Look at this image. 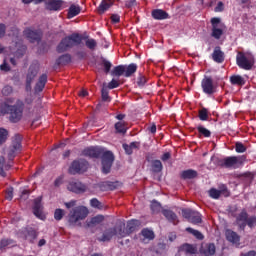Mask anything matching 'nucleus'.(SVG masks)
I'll list each match as a JSON object with an SVG mask.
<instances>
[{
    "label": "nucleus",
    "mask_w": 256,
    "mask_h": 256,
    "mask_svg": "<svg viewBox=\"0 0 256 256\" xmlns=\"http://www.w3.org/2000/svg\"><path fill=\"white\" fill-rule=\"evenodd\" d=\"M82 155L92 159H98L101 157L102 172L109 174L111 167L115 160V157L111 151H104L101 147H88L82 151Z\"/></svg>",
    "instance_id": "f257e3e1"
},
{
    "label": "nucleus",
    "mask_w": 256,
    "mask_h": 256,
    "mask_svg": "<svg viewBox=\"0 0 256 256\" xmlns=\"http://www.w3.org/2000/svg\"><path fill=\"white\" fill-rule=\"evenodd\" d=\"M13 98H7L0 104V115L5 116L9 114V121L12 123H19L23 119V111H25V102L18 99L14 105Z\"/></svg>",
    "instance_id": "f03ea898"
},
{
    "label": "nucleus",
    "mask_w": 256,
    "mask_h": 256,
    "mask_svg": "<svg viewBox=\"0 0 256 256\" xmlns=\"http://www.w3.org/2000/svg\"><path fill=\"white\" fill-rule=\"evenodd\" d=\"M88 37L84 38L81 34L73 33L65 38H63L60 43L58 44L56 51L58 53H64L68 50L72 49L75 46H79L83 40L87 39Z\"/></svg>",
    "instance_id": "7ed1b4c3"
},
{
    "label": "nucleus",
    "mask_w": 256,
    "mask_h": 256,
    "mask_svg": "<svg viewBox=\"0 0 256 256\" xmlns=\"http://www.w3.org/2000/svg\"><path fill=\"white\" fill-rule=\"evenodd\" d=\"M88 209L85 206H78L71 210L68 215V223L71 227H81V221L88 216Z\"/></svg>",
    "instance_id": "20e7f679"
},
{
    "label": "nucleus",
    "mask_w": 256,
    "mask_h": 256,
    "mask_svg": "<svg viewBox=\"0 0 256 256\" xmlns=\"http://www.w3.org/2000/svg\"><path fill=\"white\" fill-rule=\"evenodd\" d=\"M237 65L244 70H251L255 65V57L251 53H242L239 52L236 57Z\"/></svg>",
    "instance_id": "39448f33"
},
{
    "label": "nucleus",
    "mask_w": 256,
    "mask_h": 256,
    "mask_svg": "<svg viewBox=\"0 0 256 256\" xmlns=\"http://www.w3.org/2000/svg\"><path fill=\"white\" fill-rule=\"evenodd\" d=\"M141 225V222L139 220H130L127 222V227L125 228V223L120 222L118 224V230H119V238H124L126 236H129L131 233L137 230V228Z\"/></svg>",
    "instance_id": "423d86ee"
},
{
    "label": "nucleus",
    "mask_w": 256,
    "mask_h": 256,
    "mask_svg": "<svg viewBox=\"0 0 256 256\" xmlns=\"http://www.w3.org/2000/svg\"><path fill=\"white\" fill-rule=\"evenodd\" d=\"M244 160H246L245 156H241V157L232 156V157H226L224 159L217 158L215 161V164L217 166L224 167V168H235L237 164H242Z\"/></svg>",
    "instance_id": "0eeeda50"
},
{
    "label": "nucleus",
    "mask_w": 256,
    "mask_h": 256,
    "mask_svg": "<svg viewBox=\"0 0 256 256\" xmlns=\"http://www.w3.org/2000/svg\"><path fill=\"white\" fill-rule=\"evenodd\" d=\"M89 166V163L84 160V159H78V160H74L69 169L68 172L71 175H75V174H81L87 171Z\"/></svg>",
    "instance_id": "6e6552de"
},
{
    "label": "nucleus",
    "mask_w": 256,
    "mask_h": 256,
    "mask_svg": "<svg viewBox=\"0 0 256 256\" xmlns=\"http://www.w3.org/2000/svg\"><path fill=\"white\" fill-rule=\"evenodd\" d=\"M39 70L40 65L37 61H34L28 68L26 74V90H31V85L33 84V80L37 77V74H39Z\"/></svg>",
    "instance_id": "1a4fd4ad"
},
{
    "label": "nucleus",
    "mask_w": 256,
    "mask_h": 256,
    "mask_svg": "<svg viewBox=\"0 0 256 256\" xmlns=\"http://www.w3.org/2000/svg\"><path fill=\"white\" fill-rule=\"evenodd\" d=\"M22 139L23 138L19 134H16L12 139V145L10 146L9 152H8L9 161H13L15 159V156H17V153L21 152Z\"/></svg>",
    "instance_id": "9d476101"
},
{
    "label": "nucleus",
    "mask_w": 256,
    "mask_h": 256,
    "mask_svg": "<svg viewBox=\"0 0 256 256\" xmlns=\"http://www.w3.org/2000/svg\"><path fill=\"white\" fill-rule=\"evenodd\" d=\"M211 22V25H212V34L211 36L213 38H215L216 40H219L223 33H224V30L223 28L225 27L224 24L221 22V18H211L210 20Z\"/></svg>",
    "instance_id": "9b49d317"
},
{
    "label": "nucleus",
    "mask_w": 256,
    "mask_h": 256,
    "mask_svg": "<svg viewBox=\"0 0 256 256\" xmlns=\"http://www.w3.org/2000/svg\"><path fill=\"white\" fill-rule=\"evenodd\" d=\"M201 87L203 92L209 96L216 93L217 87L214 85L211 77L205 76L201 82Z\"/></svg>",
    "instance_id": "f8f14e48"
},
{
    "label": "nucleus",
    "mask_w": 256,
    "mask_h": 256,
    "mask_svg": "<svg viewBox=\"0 0 256 256\" xmlns=\"http://www.w3.org/2000/svg\"><path fill=\"white\" fill-rule=\"evenodd\" d=\"M24 36L29 40L30 43H39L43 38V33L39 30H33L27 28L23 32Z\"/></svg>",
    "instance_id": "ddd939ff"
},
{
    "label": "nucleus",
    "mask_w": 256,
    "mask_h": 256,
    "mask_svg": "<svg viewBox=\"0 0 256 256\" xmlns=\"http://www.w3.org/2000/svg\"><path fill=\"white\" fill-rule=\"evenodd\" d=\"M116 235L119 238L118 224L115 227L106 229L104 231L102 237L98 238V241H100V242H108V241H110Z\"/></svg>",
    "instance_id": "4468645a"
},
{
    "label": "nucleus",
    "mask_w": 256,
    "mask_h": 256,
    "mask_svg": "<svg viewBox=\"0 0 256 256\" xmlns=\"http://www.w3.org/2000/svg\"><path fill=\"white\" fill-rule=\"evenodd\" d=\"M249 214L246 209H243L236 217V224L238 225L239 230L244 231L246 228V223L248 221Z\"/></svg>",
    "instance_id": "2eb2a0df"
},
{
    "label": "nucleus",
    "mask_w": 256,
    "mask_h": 256,
    "mask_svg": "<svg viewBox=\"0 0 256 256\" xmlns=\"http://www.w3.org/2000/svg\"><path fill=\"white\" fill-rule=\"evenodd\" d=\"M67 189L76 194H81L86 191L87 187L84 184H82L81 182L74 180V181L69 182Z\"/></svg>",
    "instance_id": "dca6fc26"
},
{
    "label": "nucleus",
    "mask_w": 256,
    "mask_h": 256,
    "mask_svg": "<svg viewBox=\"0 0 256 256\" xmlns=\"http://www.w3.org/2000/svg\"><path fill=\"white\" fill-rule=\"evenodd\" d=\"M64 3V0H46L45 8L48 11H60Z\"/></svg>",
    "instance_id": "f3484780"
},
{
    "label": "nucleus",
    "mask_w": 256,
    "mask_h": 256,
    "mask_svg": "<svg viewBox=\"0 0 256 256\" xmlns=\"http://www.w3.org/2000/svg\"><path fill=\"white\" fill-rule=\"evenodd\" d=\"M33 214L37 218L45 220V214L43 213V204H41V198H36L34 200Z\"/></svg>",
    "instance_id": "a211bd4d"
},
{
    "label": "nucleus",
    "mask_w": 256,
    "mask_h": 256,
    "mask_svg": "<svg viewBox=\"0 0 256 256\" xmlns=\"http://www.w3.org/2000/svg\"><path fill=\"white\" fill-rule=\"evenodd\" d=\"M209 195L213 199H219L221 195H224L225 197H229L230 192L228 191L226 186H223L221 190H217L215 188L210 189Z\"/></svg>",
    "instance_id": "6ab92c4d"
},
{
    "label": "nucleus",
    "mask_w": 256,
    "mask_h": 256,
    "mask_svg": "<svg viewBox=\"0 0 256 256\" xmlns=\"http://www.w3.org/2000/svg\"><path fill=\"white\" fill-rule=\"evenodd\" d=\"M114 4V0H102L97 8V12L99 15H103L106 11L109 10Z\"/></svg>",
    "instance_id": "aec40b11"
},
{
    "label": "nucleus",
    "mask_w": 256,
    "mask_h": 256,
    "mask_svg": "<svg viewBox=\"0 0 256 256\" xmlns=\"http://www.w3.org/2000/svg\"><path fill=\"white\" fill-rule=\"evenodd\" d=\"M152 18L158 21L166 20L169 18L168 12H165V10H161L160 8H156L155 10H152Z\"/></svg>",
    "instance_id": "412c9836"
},
{
    "label": "nucleus",
    "mask_w": 256,
    "mask_h": 256,
    "mask_svg": "<svg viewBox=\"0 0 256 256\" xmlns=\"http://www.w3.org/2000/svg\"><path fill=\"white\" fill-rule=\"evenodd\" d=\"M162 214L169 222L173 223L174 225H177L179 223L177 215L172 210L164 209L162 211Z\"/></svg>",
    "instance_id": "4be33fe9"
},
{
    "label": "nucleus",
    "mask_w": 256,
    "mask_h": 256,
    "mask_svg": "<svg viewBox=\"0 0 256 256\" xmlns=\"http://www.w3.org/2000/svg\"><path fill=\"white\" fill-rule=\"evenodd\" d=\"M212 58L216 63H223L225 60V54L221 51V48L218 46L214 49Z\"/></svg>",
    "instance_id": "5701e85b"
},
{
    "label": "nucleus",
    "mask_w": 256,
    "mask_h": 256,
    "mask_svg": "<svg viewBox=\"0 0 256 256\" xmlns=\"http://www.w3.org/2000/svg\"><path fill=\"white\" fill-rule=\"evenodd\" d=\"M198 176V172L193 169H188L180 173V178L183 180L195 179Z\"/></svg>",
    "instance_id": "b1692460"
},
{
    "label": "nucleus",
    "mask_w": 256,
    "mask_h": 256,
    "mask_svg": "<svg viewBox=\"0 0 256 256\" xmlns=\"http://www.w3.org/2000/svg\"><path fill=\"white\" fill-rule=\"evenodd\" d=\"M12 166V164H5V157L0 156V176L7 177V173H5V171H9Z\"/></svg>",
    "instance_id": "393cba45"
},
{
    "label": "nucleus",
    "mask_w": 256,
    "mask_h": 256,
    "mask_svg": "<svg viewBox=\"0 0 256 256\" xmlns=\"http://www.w3.org/2000/svg\"><path fill=\"white\" fill-rule=\"evenodd\" d=\"M17 246V241L11 239V238H3L0 240V249H5L9 247H15Z\"/></svg>",
    "instance_id": "a878e982"
},
{
    "label": "nucleus",
    "mask_w": 256,
    "mask_h": 256,
    "mask_svg": "<svg viewBox=\"0 0 256 256\" xmlns=\"http://www.w3.org/2000/svg\"><path fill=\"white\" fill-rule=\"evenodd\" d=\"M80 12H81V8L79 5L76 6V4H71V6L69 7V10H68L67 17H68V19H72V18L76 17L77 15H79Z\"/></svg>",
    "instance_id": "bb28decb"
},
{
    "label": "nucleus",
    "mask_w": 256,
    "mask_h": 256,
    "mask_svg": "<svg viewBox=\"0 0 256 256\" xmlns=\"http://www.w3.org/2000/svg\"><path fill=\"white\" fill-rule=\"evenodd\" d=\"M226 238L229 242H232V243H239L240 241V236L232 230L226 231Z\"/></svg>",
    "instance_id": "cd10ccee"
},
{
    "label": "nucleus",
    "mask_w": 256,
    "mask_h": 256,
    "mask_svg": "<svg viewBox=\"0 0 256 256\" xmlns=\"http://www.w3.org/2000/svg\"><path fill=\"white\" fill-rule=\"evenodd\" d=\"M230 82L232 85H237V86H244L246 83L245 79L240 75L231 76Z\"/></svg>",
    "instance_id": "c85d7f7f"
},
{
    "label": "nucleus",
    "mask_w": 256,
    "mask_h": 256,
    "mask_svg": "<svg viewBox=\"0 0 256 256\" xmlns=\"http://www.w3.org/2000/svg\"><path fill=\"white\" fill-rule=\"evenodd\" d=\"M138 66L134 63L130 64L129 66H125V74L126 78L131 77L133 74L136 73Z\"/></svg>",
    "instance_id": "c756f323"
},
{
    "label": "nucleus",
    "mask_w": 256,
    "mask_h": 256,
    "mask_svg": "<svg viewBox=\"0 0 256 256\" xmlns=\"http://www.w3.org/2000/svg\"><path fill=\"white\" fill-rule=\"evenodd\" d=\"M151 170L154 173H160L163 170V165L160 160H153L151 162Z\"/></svg>",
    "instance_id": "7c9ffc66"
},
{
    "label": "nucleus",
    "mask_w": 256,
    "mask_h": 256,
    "mask_svg": "<svg viewBox=\"0 0 256 256\" xmlns=\"http://www.w3.org/2000/svg\"><path fill=\"white\" fill-rule=\"evenodd\" d=\"M125 70H126V66L124 65L116 66L111 72V75L115 77L123 76L125 74Z\"/></svg>",
    "instance_id": "2f4dec72"
},
{
    "label": "nucleus",
    "mask_w": 256,
    "mask_h": 256,
    "mask_svg": "<svg viewBox=\"0 0 256 256\" xmlns=\"http://www.w3.org/2000/svg\"><path fill=\"white\" fill-rule=\"evenodd\" d=\"M205 256H212L216 253V246L214 243H209L206 245L205 249L203 250Z\"/></svg>",
    "instance_id": "473e14b6"
},
{
    "label": "nucleus",
    "mask_w": 256,
    "mask_h": 256,
    "mask_svg": "<svg viewBox=\"0 0 256 256\" xmlns=\"http://www.w3.org/2000/svg\"><path fill=\"white\" fill-rule=\"evenodd\" d=\"M103 221H104V216L103 215H97V216L91 218V220L87 222V226L92 227V226H95V225H98V224L102 223Z\"/></svg>",
    "instance_id": "72a5a7b5"
},
{
    "label": "nucleus",
    "mask_w": 256,
    "mask_h": 256,
    "mask_svg": "<svg viewBox=\"0 0 256 256\" xmlns=\"http://www.w3.org/2000/svg\"><path fill=\"white\" fill-rule=\"evenodd\" d=\"M189 222H191L192 224H199L202 222V215L197 212V211H194L190 217V220Z\"/></svg>",
    "instance_id": "f704fd0d"
},
{
    "label": "nucleus",
    "mask_w": 256,
    "mask_h": 256,
    "mask_svg": "<svg viewBox=\"0 0 256 256\" xmlns=\"http://www.w3.org/2000/svg\"><path fill=\"white\" fill-rule=\"evenodd\" d=\"M70 62H71V56L69 54H65V55L60 56L57 59L56 64L57 65H66Z\"/></svg>",
    "instance_id": "c9c22d12"
},
{
    "label": "nucleus",
    "mask_w": 256,
    "mask_h": 256,
    "mask_svg": "<svg viewBox=\"0 0 256 256\" xmlns=\"http://www.w3.org/2000/svg\"><path fill=\"white\" fill-rule=\"evenodd\" d=\"M147 81L148 80H147L146 76H144L143 74L139 73V75L137 77V80H136V85L139 88H143L146 85Z\"/></svg>",
    "instance_id": "e433bc0d"
},
{
    "label": "nucleus",
    "mask_w": 256,
    "mask_h": 256,
    "mask_svg": "<svg viewBox=\"0 0 256 256\" xmlns=\"http://www.w3.org/2000/svg\"><path fill=\"white\" fill-rule=\"evenodd\" d=\"M197 130H198V133H199L200 137L201 136H203L205 138L211 137V132L208 129H206L205 127H203L202 125H199L197 127Z\"/></svg>",
    "instance_id": "4c0bfd02"
},
{
    "label": "nucleus",
    "mask_w": 256,
    "mask_h": 256,
    "mask_svg": "<svg viewBox=\"0 0 256 256\" xmlns=\"http://www.w3.org/2000/svg\"><path fill=\"white\" fill-rule=\"evenodd\" d=\"M25 239L29 240L31 243H33V241L35 239H37V232L35 230H27L26 235H25Z\"/></svg>",
    "instance_id": "58836bf2"
},
{
    "label": "nucleus",
    "mask_w": 256,
    "mask_h": 256,
    "mask_svg": "<svg viewBox=\"0 0 256 256\" xmlns=\"http://www.w3.org/2000/svg\"><path fill=\"white\" fill-rule=\"evenodd\" d=\"M115 130L117 133H121V134H125L127 129L125 127V123L124 122H117L115 124Z\"/></svg>",
    "instance_id": "ea45409f"
},
{
    "label": "nucleus",
    "mask_w": 256,
    "mask_h": 256,
    "mask_svg": "<svg viewBox=\"0 0 256 256\" xmlns=\"http://www.w3.org/2000/svg\"><path fill=\"white\" fill-rule=\"evenodd\" d=\"M199 119L201 121H207L209 119V112L206 108H202L200 111H199V115H198Z\"/></svg>",
    "instance_id": "a19ab883"
},
{
    "label": "nucleus",
    "mask_w": 256,
    "mask_h": 256,
    "mask_svg": "<svg viewBox=\"0 0 256 256\" xmlns=\"http://www.w3.org/2000/svg\"><path fill=\"white\" fill-rule=\"evenodd\" d=\"M85 46L91 50L94 51L97 47V42L94 39H87L85 42Z\"/></svg>",
    "instance_id": "79ce46f5"
},
{
    "label": "nucleus",
    "mask_w": 256,
    "mask_h": 256,
    "mask_svg": "<svg viewBox=\"0 0 256 256\" xmlns=\"http://www.w3.org/2000/svg\"><path fill=\"white\" fill-rule=\"evenodd\" d=\"M142 235L146 238V239H149V240H153L155 238V235H154V232L152 230H149V229H143L141 231Z\"/></svg>",
    "instance_id": "37998d69"
},
{
    "label": "nucleus",
    "mask_w": 256,
    "mask_h": 256,
    "mask_svg": "<svg viewBox=\"0 0 256 256\" xmlns=\"http://www.w3.org/2000/svg\"><path fill=\"white\" fill-rule=\"evenodd\" d=\"M186 231L193 234L197 239L199 240H203L204 239V236L201 232H199L198 230H194L190 227L186 228Z\"/></svg>",
    "instance_id": "c03bdc74"
},
{
    "label": "nucleus",
    "mask_w": 256,
    "mask_h": 256,
    "mask_svg": "<svg viewBox=\"0 0 256 256\" xmlns=\"http://www.w3.org/2000/svg\"><path fill=\"white\" fill-rule=\"evenodd\" d=\"M101 97H102V100L104 102H108L110 101V97H109V92H108V88L104 85L102 90H101Z\"/></svg>",
    "instance_id": "a18cd8bd"
},
{
    "label": "nucleus",
    "mask_w": 256,
    "mask_h": 256,
    "mask_svg": "<svg viewBox=\"0 0 256 256\" xmlns=\"http://www.w3.org/2000/svg\"><path fill=\"white\" fill-rule=\"evenodd\" d=\"M8 135H9V132H7L6 129L0 128V145H2L7 141Z\"/></svg>",
    "instance_id": "49530a36"
},
{
    "label": "nucleus",
    "mask_w": 256,
    "mask_h": 256,
    "mask_svg": "<svg viewBox=\"0 0 256 256\" xmlns=\"http://www.w3.org/2000/svg\"><path fill=\"white\" fill-rule=\"evenodd\" d=\"M246 226H248L251 229L256 227V216L255 215L248 217Z\"/></svg>",
    "instance_id": "de8ad7c7"
},
{
    "label": "nucleus",
    "mask_w": 256,
    "mask_h": 256,
    "mask_svg": "<svg viewBox=\"0 0 256 256\" xmlns=\"http://www.w3.org/2000/svg\"><path fill=\"white\" fill-rule=\"evenodd\" d=\"M64 215H65L64 210L56 209L55 212H54V219L57 220V221H60L63 218Z\"/></svg>",
    "instance_id": "09e8293b"
},
{
    "label": "nucleus",
    "mask_w": 256,
    "mask_h": 256,
    "mask_svg": "<svg viewBox=\"0 0 256 256\" xmlns=\"http://www.w3.org/2000/svg\"><path fill=\"white\" fill-rule=\"evenodd\" d=\"M161 209V204L159 202H157L156 200H153L151 202V210L154 212V213H158Z\"/></svg>",
    "instance_id": "8fccbe9b"
},
{
    "label": "nucleus",
    "mask_w": 256,
    "mask_h": 256,
    "mask_svg": "<svg viewBox=\"0 0 256 256\" xmlns=\"http://www.w3.org/2000/svg\"><path fill=\"white\" fill-rule=\"evenodd\" d=\"M102 65H103V67H104V72L106 73V74H108L109 72H110V69H111V67H112V64L109 62V61H107L106 59H102Z\"/></svg>",
    "instance_id": "3c124183"
},
{
    "label": "nucleus",
    "mask_w": 256,
    "mask_h": 256,
    "mask_svg": "<svg viewBox=\"0 0 256 256\" xmlns=\"http://www.w3.org/2000/svg\"><path fill=\"white\" fill-rule=\"evenodd\" d=\"M11 94H13V87L6 85L3 89H2V95L3 96H10Z\"/></svg>",
    "instance_id": "603ef678"
},
{
    "label": "nucleus",
    "mask_w": 256,
    "mask_h": 256,
    "mask_svg": "<svg viewBox=\"0 0 256 256\" xmlns=\"http://www.w3.org/2000/svg\"><path fill=\"white\" fill-rule=\"evenodd\" d=\"M193 210L191 209H183L182 210V215L184 218H186L188 221L191 219L192 215H193Z\"/></svg>",
    "instance_id": "864d4df0"
},
{
    "label": "nucleus",
    "mask_w": 256,
    "mask_h": 256,
    "mask_svg": "<svg viewBox=\"0 0 256 256\" xmlns=\"http://www.w3.org/2000/svg\"><path fill=\"white\" fill-rule=\"evenodd\" d=\"M124 5H125V8L132 9L133 7L137 6V1L136 0H125Z\"/></svg>",
    "instance_id": "5fc2aeb1"
},
{
    "label": "nucleus",
    "mask_w": 256,
    "mask_h": 256,
    "mask_svg": "<svg viewBox=\"0 0 256 256\" xmlns=\"http://www.w3.org/2000/svg\"><path fill=\"white\" fill-rule=\"evenodd\" d=\"M29 195H31V190L29 189H22L20 199L27 200L29 199Z\"/></svg>",
    "instance_id": "6e6d98bb"
},
{
    "label": "nucleus",
    "mask_w": 256,
    "mask_h": 256,
    "mask_svg": "<svg viewBox=\"0 0 256 256\" xmlns=\"http://www.w3.org/2000/svg\"><path fill=\"white\" fill-rule=\"evenodd\" d=\"M235 149L237 153H244L247 150V148L241 142L236 143Z\"/></svg>",
    "instance_id": "4d7b16f0"
},
{
    "label": "nucleus",
    "mask_w": 256,
    "mask_h": 256,
    "mask_svg": "<svg viewBox=\"0 0 256 256\" xmlns=\"http://www.w3.org/2000/svg\"><path fill=\"white\" fill-rule=\"evenodd\" d=\"M0 70L3 71V72L11 71V66L9 64H7V60H4L3 64L0 65Z\"/></svg>",
    "instance_id": "13d9d810"
},
{
    "label": "nucleus",
    "mask_w": 256,
    "mask_h": 256,
    "mask_svg": "<svg viewBox=\"0 0 256 256\" xmlns=\"http://www.w3.org/2000/svg\"><path fill=\"white\" fill-rule=\"evenodd\" d=\"M119 86H120L119 82L112 79V81L106 87H107V89L112 90V89L118 88Z\"/></svg>",
    "instance_id": "bf43d9fd"
},
{
    "label": "nucleus",
    "mask_w": 256,
    "mask_h": 256,
    "mask_svg": "<svg viewBox=\"0 0 256 256\" xmlns=\"http://www.w3.org/2000/svg\"><path fill=\"white\" fill-rule=\"evenodd\" d=\"M184 250L187 253H190V254H195L196 253V249L192 245H190V244L184 245Z\"/></svg>",
    "instance_id": "052dcab7"
},
{
    "label": "nucleus",
    "mask_w": 256,
    "mask_h": 256,
    "mask_svg": "<svg viewBox=\"0 0 256 256\" xmlns=\"http://www.w3.org/2000/svg\"><path fill=\"white\" fill-rule=\"evenodd\" d=\"M90 205L93 208H98V209H100L102 207L101 203L96 198H93L90 200Z\"/></svg>",
    "instance_id": "680f3d73"
},
{
    "label": "nucleus",
    "mask_w": 256,
    "mask_h": 256,
    "mask_svg": "<svg viewBox=\"0 0 256 256\" xmlns=\"http://www.w3.org/2000/svg\"><path fill=\"white\" fill-rule=\"evenodd\" d=\"M110 19H111V22H112L113 24H118V23H120V16H119V14H112V15L110 16Z\"/></svg>",
    "instance_id": "e2e57ef3"
},
{
    "label": "nucleus",
    "mask_w": 256,
    "mask_h": 256,
    "mask_svg": "<svg viewBox=\"0 0 256 256\" xmlns=\"http://www.w3.org/2000/svg\"><path fill=\"white\" fill-rule=\"evenodd\" d=\"M5 198L9 201L13 200V188L7 189Z\"/></svg>",
    "instance_id": "0e129e2a"
},
{
    "label": "nucleus",
    "mask_w": 256,
    "mask_h": 256,
    "mask_svg": "<svg viewBox=\"0 0 256 256\" xmlns=\"http://www.w3.org/2000/svg\"><path fill=\"white\" fill-rule=\"evenodd\" d=\"M38 83L45 86L47 84V74H42L38 79Z\"/></svg>",
    "instance_id": "69168bd1"
},
{
    "label": "nucleus",
    "mask_w": 256,
    "mask_h": 256,
    "mask_svg": "<svg viewBox=\"0 0 256 256\" xmlns=\"http://www.w3.org/2000/svg\"><path fill=\"white\" fill-rule=\"evenodd\" d=\"M43 89H45V85L41 84L40 82H37L35 86V91L39 93L42 92Z\"/></svg>",
    "instance_id": "338daca9"
},
{
    "label": "nucleus",
    "mask_w": 256,
    "mask_h": 256,
    "mask_svg": "<svg viewBox=\"0 0 256 256\" xmlns=\"http://www.w3.org/2000/svg\"><path fill=\"white\" fill-rule=\"evenodd\" d=\"M108 189L115 190L117 188L118 182H106Z\"/></svg>",
    "instance_id": "774afa93"
}]
</instances>
